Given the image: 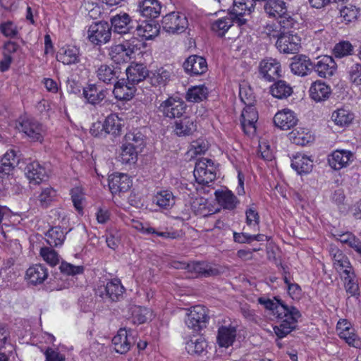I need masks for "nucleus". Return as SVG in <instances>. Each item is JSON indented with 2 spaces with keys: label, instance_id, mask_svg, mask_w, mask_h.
Wrapping results in <instances>:
<instances>
[{
  "label": "nucleus",
  "instance_id": "obj_14",
  "mask_svg": "<svg viewBox=\"0 0 361 361\" xmlns=\"http://www.w3.org/2000/svg\"><path fill=\"white\" fill-rule=\"evenodd\" d=\"M330 254L332 256L334 268L341 277L355 272L348 257L342 251L337 247H331Z\"/></svg>",
  "mask_w": 361,
  "mask_h": 361
},
{
  "label": "nucleus",
  "instance_id": "obj_16",
  "mask_svg": "<svg viewBox=\"0 0 361 361\" xmlns=\"http://www.w3.org/2000/svg\"><path fill=\"white\" fill-rule=\"evenodd\" d=\"M258 120V113L252 105L246 106L241 114V126L244 133L247 135H253L256 133V123Z\"/></svg>",
  "mask_w": 361,
  "mask_h": 361
},
{
  "label": "nucleus",
  "instance_id": "obj_31",
  "mask_svg": "<svg viewBox=\"0 0 361 361\" xmlns=\"http://www.w3.org/2000/svg\"><path fill=\"white\" fill-rule=\"evenodd\" d=\"M291 167L300 175L307 174L312 170L313 161L307 155L298 153L292 159Z\"/></svg>",
  "mask_w": 361,
  "mask_h": 361
},
{
  "label": "nucleus",
  "instance_id": "obj_63",
  "mask_svg": "<svg viewBox=\"0 0 361 361\" xmlns=\"http://www.w3.org/2000/svg\"><path fill=\"white\" fill-rule=\"evenodd\" d=\"M240 312L243 317L250 322L259 324L262 321L260 316L257 315L255 311L250 309L247 304L241 306Z\"/></svg>",
  "mask_w": 361,
  "mask_h": 361
},
{
  "label": "nucleus",
  "instance_id": "obj_59",
  "mask_svg": "<svg viewBox=\"0 0 361 361\" xmlns=\"http://www.w3.org/2000/svg\"><path fill=\"white\" fill-rule=\"evenodd\" d=\"M353 47L348 41H342L337 43L334 48V54L336 58H343L350 55L353 52Z\"/></svg>",
  "mask_w": 361,
  "mask_h": 361
},
{
  "label": "nucleus",
  "instance_id": "obj_38",
  "mask_svg": "<svg viewBox=\"0 0 361 361\" xmlns=\"http://www.w3.org/2000/svg\"><path fill=\"white\" fill-rule=\"evenodd\" d=\"M215 196L218 203L223 207V208L233 210L239 204V200L229 190H216Z\"/></svg>",
  "mask_w": 361,
  "mask_h": 361
},
{
  "label": "nucleus",
  "instance_id": "obj_44",
  "mask_svg": "<svg viewBox=\"0 0 361 361\" xmlns=\"http://www.w3.org/2000/svg\"><path fill=\"white\" fill-rule=\"evenodd\" d=\"M233 25V18L231 16H225L214 20L212 23L211 29L216 35L222 37Z\"/></svg>",
  "mask_w": 361,
  "mask_h": 361
},
{
  "label": "nucleus",
  "instance_id": "obj_61",
  "mask_svg": "<svg viewBox=\"0 0 361 361\" xmlns=\"http://www.w3.org/2000/svg\"><path fill=\"white\" fill-rule=\"evenodd\" d=\"M263 33L268 36L270 39L274 38L279 39L281 36L283 34L282 32L280 24L277 22H269L264 25L263 29Z\"/></svg>",
  "mask_w": 361,
  "mask_h": 361
},
{
  "label": "nucleus",
  "instance_id": "obj_37",
  "mask_svg": "<svg viewBox=\"0 0 361 361\" xmlns=\"http://www.w3.org/2000/svg\"><path fill=\"white\" fill-rule=\"evenodd\" d=\"M331 92L330 87L319 80L313 82L309 90L310 97L317 102L328 99Z\"/></svg>",
  "mask_w": 361,
  "mask_h": 361
},
{
  "label": "nucleus",
  "instance_id": "obj_5",
  "mask_svg": "<svg viewBox=\"0 0 361 361\" xmlns=\"http://www.w3.org/2000/svg\"><path fill=\"white\" fill-rule=\"evenodd\" d=\"M19 160L14 150L6 152L0 160V190H5L9 184L13 171Z\"/></svg>",
  "mask_w": 361,
  "mask_h": 361
},
{
  "label": "nucleus",
  "instance_id": "obj_29",
  "mask_svg": "<svg viewBox=\"0 0 361 361\" xmlns=\"http://www.w3.org/2000/svg\"><path fill=\"white\" fill-rule=\"evenodd\" d=\"M120 68L114 66L102 64L97 70V77L106 84H112L119 78Z\"/></svg>",
  "mask_w": 361,
  "mask_h": 361
},
{
  "label": "nucleus",
  "instance_id": "obj_41",
  "mask_svg": "<svg viewBox=\"0 0 361 361\" xmlns=\"http://www.w3.org/2000/svg\"><path fill=\"white\" fill-rule=\"evenodd\" d=\"M46 240L51 247L61 246L66 239V233L60 226L51 227L45 234Z\"/></svg>",
  "mask_w": 361,
  "mask_h": 361
},
{
  "label": "nucleus",
  "instance_id": "obj_50",
  "mask_svg": "<svg viewBox=\"0 0 361 361\" xmlns=\"http://www.w3.org/2000/svg\"><path fill=\"white\" fill-rule=\"evenodd\" d=\"M56 196V190L51 187L42 188L37 197V204L42 208H47L55 200Z\"/></svg>",
  "mask_w": 361,
  "mask_h": 361
},
{
  "label": "nucleus",
  "instance_id": "obj_8",
  "mask_svg": "<svg viewBox=\"0 0 361 361\" xmlns=\"http://www.w3.org/2000/svg\"><path fill=\"white\" fill-rule=\"evenodd\" d=\"M158 109L164 117L180 118L185 112L186 104L179 98L169 97L160 104Z\"/></svg>",
  "mask_w": 361,
  "mask_h": 361
},
{
  "label": "nucleus",
  "instance_id": "obj_51",
  "mask_svg": "<svg viewBox=\"0 0 361 361\" xmlns=\"http://www.w3.org/2000/svg\"><path fill=\"white\" fill-rule=\"evenodd\" d=\"M137 159V149L133 147L128 146L123 143L121 152L118 157V161L122 164H130L136 162Z\"/></svg>",
  "mask_w": 361,
  "mask_h": 361
},
{
  "label": "nucleus",
  "instance_id": "obj_28",
  "mask_svg": "<svg viewBox=\"0 0 361 361\" xmlns=\"http://www.w3.org/2000/svg\"><path fill=\"white\" fill-rule=\"evenodd\" d=\"M82 95L87 102L96 105L104 99L106 90L95 84H90L82 89Z\"/></svg>",
  "mask_w": 361,
  "mask_h": 361
},
{
  "label": "nucleus",
  "instance_id": "obj_60",
  "mask_svg": "<svg viewBox=\"0 0 361 361\" xmlns=\"http://www.w3.org/2000/svg\"><path fill=\"white\" fill-rule=\"evenodd\" d=\"M149 310L147 308L140 306H135L132 308L131 317L134 324H141L145 323L147 319V314Z\"/></svg>",
  "mask_w": 361,
  "mask_h": 361
},
{
  "label": "nucleus",
  "instance_id": "obj_3",
  "mask_svg": "<svg viewBox=\"0 0 361 361\" xmlns=\"http://www.w3.org/2000/svg\"><path fill=\"white\" fill-rule=\"evenodd\" d=\"M87 37L94 45L106 44L111 38V27L104 20L93 23L88 27Z\"/></svg>",
  "mask_w": 361,
  "mask_h": 361
},
{
  "label": "nucleus",
  "instance_id": "obj_10",
  "mask_svg": "<svg viewBox=\"0 0 361 361\" xmlns=\"http://www.w3.org/2000/svg\"><path fill=\"white\" fill-rule=\"evenodd\" d=\"M261 77L268 82H272L281 76V66L276 59L267 58L263 59L259 66Z\"/></svg>",
  "mask_w": 361,
  "mask_h": 361
},
{
  "label": "nucleus",
  "instance_id": "obj_20",
  "mask_svg": "<svg viewBox=\"0 0 361 361\" xmlns=\"http://www.w3.org/2000/svg\"><path fill=\"white\" fill-rule=\"evenodd\" d=\"M298 121V119L294 111L288 109L278 111L274 117V125L283 130H288L293 128Z\"/></svg>",
  "mask_w": 361,
  "mask_h": 361
},
{
  "label": "nucleus",
  "instance_id": "obj_4",
  "mask_svg": "<svg viewBox=\"0 0 361 361\" xmlns=\"http://www.w3.org/2000/svg\"><path fill=\"white\" fill-rule=\"evenodd\" d=\"M209 320L208 310L204 306L195 305L189 310L185 322L188 328L199 332L207 326Z\"/></svg>",
  "mask_w": 361,
  "mask_h": 361
},
{
  "label": "nucleus",
  "instance_id": "obj_12",
  "mask_svg": "<svg viewBox=\"0 0 361 361\" xmlns=\"http://www.w3.org/2000/svg\"><path fill=\"white\" fill-rule=\"evenodd\" d=\"M111 31L119 35L131 34L134 32L135 22L126 13H121L112 16L110 19Z\"/></svg>",
  "mask_w": 361,
  "mask_h": 361
},
{
  "label": "nucleus",
  "instance_id": "obj_45",
  "mask_svg": "<svg viewBox=\"0 0 361 361\" xmlns=\"http://www.w3.org/2000/svg\"><path fill=\"white\" fill-rule=\"evenodd\" d=\"M341 17L348 24L357 20L361 17V9L356 6L348 4L340 8Z\"/></svg>",
  "mask_w": 361,
  "mask_h": 361
},
{
  "label": "nucleus",
  "instance_id": "obj_7",
  "mask_svg": "<svg viewBox=\"0 0 361 361\" xmlns=\"http://www.w3.org/2000/svg\"><path fill=\"white\" fill-rule=\"evenodd\" d=\"M163 29L171 34L182 33L188 25L185 16L179 12H171L163 17L161 20Z\"/></svg>",
  "mask_w": 361,
  "mask_h": 361
},
{
  "label": "nucleus",
  "instance_id": "obj_48",
  "mask_svg": "<svg viewBox=\"0 0 361 361\" xmlns=\"http://www.w3.org/2000/svg\"><path fill=\"white\" fill-rule=\"evenodd\" d=\"M105 133L118 135L121 133L122 123L121 119L115 114L109 115L104 122Z\"/></svg>",
  "mask_w": 361,
  "mask_h": 361
},
{
  "label": "nucleus",
  "instance_id": "obj_33",
  "mask_svg": "<svg viewBox=\"0 0 361 361\" xmlns=\"http://www.w3.org/2000/svg\"><path fill=\"white\" fill-rule=\"evenodd\" d=\"M127 81L130 85H135L142 81L149 75V72L142 64H133L128 66L126 70Z\"/></svg>",
  "mask_w": 361,
  "mask_h": 361
},
{
  "label": "nucleus",
  "instance_id": "obj_6",
  "mask_svg": "<svg viewBox=\"0 0 361 361\" xmlns=\"http://www.w3.org/2000/svg\"><path fill=\"white\" fill-rule=\"evenodd\" d=\"M194 176L196 181L201 185H208L216 178L214 162L209 159L198 160L195 166Z\"/></svg>",
  "mask_w": 361,
  "mask_h": 361
},
{
  "label": "nucleus",
  "instance_id": "obj_15",
  "mask_svg": "<svg viewBox=\"0 0 361 361\" xmlns=\"http://www.w3.org/2000/svg\"><path fill=\"white\" fill-rule=\"evenodd\" d=\"M276 47L281 53L295 54L300 48V37L293 33L283 34L277 39Z\"/></svg>",
  "mask_w": 361,
  "mask_h": 361
},
{
  "label": "nucleus",
  "instance_id": "obj_53",
  "mask_svg": "<svg viewBox=\"0 0 361 361\" xmlns=\"http://www.w3.org/2000/svg\"><path fill=\"white\" fill-rule=\"evenodd\" d=\"M207 343L202 337L190 339L186 343L185 349L189 354L200 355L207 348Z\"/></svg>",
  "mask_w": 361,
  "mask_h": 361
},
{
  "label": "nucleus",
  "instance_id": "obj_21",
  "mask_svg": "<svg viewBox=\"0 0 361 361\" xmlns=\"http://www.w3.org/2000/svg\"><path fill=\"white\" fill-rule=\"evenodd\" d=\"M290 66L291 72L299 76H305L313 71V63L309 56L303 54L293 56Z\"/></svg>",
  "mask_w": 361,
  "mask_h": 361
},
{
  "label": "nucleus",
  "instance_id": "obj_40",
  "mask_svg": "<svg viewBox=\"0 0 361 361\" xmlns=\"http://www.w3.org/2000/svg\"><path fill=\"white\" fill-rule=\"evenodd\" d=\"M161 9V5L158 0H144L139 4V11L142 16L156 18H157Z\"/></svg>",
  "mask_w": 361,
  "mask_h": 361
},
{
  "label": "nucleus",
  "instance_id": "obj_26",
  "mask_svg": "<svg viewBox=\"0 0 361 361\" xmlns=\"http://www.w3.org/2000/svg\"><path fill=\"white\" fill-rule=\"evenodd\" d=\"M56 59L64 65L76 64L80 61V49L73 46L63 47L57 53Z\"/></svg>",
  "mask_w": 361,
  "mask_h": 361
},
{
  "label": "nucleus",
  "instance_id": "obj_18",
  "mask_svg": "<svg viewBox=\"0 0 361 361\" xmlns=\"http://www.w3.org/2000/svg\"><path fill=\"white\" fill-rule=\"evenodd\" d=\"M138 49L137 45L119 44L114 45L109 51L111 59L116 63L128 62L131 59V55Z\"/></svg>",
  "mask_w": 361,
  "mask_h": 361
},
{
  "label": "nucleus",
  "instance_id": "obj_11",
  "mask_svg": "<svg viewBox=\"0 0 361 361\" xmlns=\"http://www.w3.org/2000/svg\"><path fill=\"white\" fill-rule=\"evenodd\" d=\"M354 154L351 151L336 149L328 156L327 161L332 169L339 171L348 167L354 161Z\"/></svg>",
  "mask_w": 361,
  "mask_h": 361
},
{
  "label": "nucleus",
  "instance_id": "obj_47",
  "mask_svg": "<svg viewBox=\"0 0 361 361\" xmlns=\"http://www.w3.org/2000/svg\"><path fill=\"white\" fill-rule=\"evenodd\" d=\"M343 281V286L347 294L350 297H358L360 288L355 272L341 277Z\"/></svg>",
  "mask_w": 361,
  "mask_h": 361
},
{
  "label": "nucleus",
  "instance_id": "obj_30",
  "mask_svg": "<svg viewBox=\"0 0 361 361\" xmlns=\"http://www.w3.org/2000/svg\"><path fill=\"white\" fill-rule=\"evenodd\" d=\"M113 93L117 99L128 101L134 96L135 87L129 82L121 79L115 82Z\"/></svg>",
  "mask_w": 361,
  "mask_h": 361
},
{
  "label": "nucleus",
  "instance_id": "obj_36",
  "mask_svg": "<svg viewBox=\"0 0 361 361\" xmlns=\"http://www.w3.org/2000/svg\"><path fill=\"white\" fill-rule=\"evenodd\" d=\"M264 9L269 17L274 18L286 15L288 11L286 3L283 0H267L264 3Z\"/></svg>",
  "mask_w": 361,
  "mask_h": 361
},
{
  "label": "nucleus",
  "instance_id": "obj_39",
  "mask_svg": "<svg viewBox=\"0 0 361 361\" xmlns=\"http://www.w3.org/2000/svg\"><path fill=\"white\" fill-rule=\"evenodd\" d=\"M255 6L254 0H233L231 14L235 18L250 15L255 11Z\"/></svg>",
  "mask_w": 361,
  "mask_h": 361
},
{
  "label": "nucleus",
  "instance_id": "obj_9",
  "mask_svg": "<svg viewBox=\"0 0 361 361\" xmlns=\"http://www.w3.org/2000/svg\"><path fill=\"white\" fill-rule=\"evenodd\" d=\"M125 288L119 279H114L106 282L105 285L99 286L96 290V295L103 299L115 302L123 297Z\"/></svg>",
  "mask_w": 361,
  "mask_h": 361
},
{
  "label": "nucleus",
  "instance_id": "obj_34",
  "mask_svg": "<svg viewBox=\"0 0 361 361\" xmlns=\"http://www.w3.org/2000/svg\"><path fill=\"white\" fill-rule=\"evenodd\" d=\"M25 175L30 182L39 184L47 178V171L38 161H32L27 165Z\"/></svg>",
  "mask_w": 361,
  "mask_h": 361
},
{
  "label": "nucleus",
  "instance_id": "obj_17",
  "mask_svg": "<svg viewBox=\"0 0 361 361\" xmlns=\"http://www.w3.org/2000/svg\"><path fill=\"white\" fill-rule=\"evenodd\" d=\"M317 60V62L313 63V70L319 77L326 78L335 73L337 65L331 56H321Z\"/></svg>",
  "mask_w": 361,
  "mask_h": 361
},
{
  "label": "nucleus",
  "instance_id": "obj_25",
  "mask_svg": "<svg viewBox=\"0 0 361 361\" xmlns=\"http://www.w3.org/2000/svg\"><path fill=\"white\" fill-rule=\"evenodd\" d=\"M172 73L169 66L160 67L149 73L148 80L153 86L164 87L171 80Z\"/></svg>",
  "mask_w": 361,
  "mask_h": 361
},
{
  "label": "nucleus",
  "instance_id": "obj_2",
  "mask_svg": "<svg viewBox=\"0 0 361 361\" xmlns=\"http://www.w3.org/2000/svg\"><path fill=\"white\" fill-rule=\"evenodd\" d=\"M16 128L32 142H42L45 135V129L36 119L28 116H20L16 121Z\"/></svg>",
  "mask_w": 361,
  "mask_h": 361
},
{
  "label": "nucleus",
  "instance_id": "obj_43",
  "mask_svg": "<svg viewBox=\"0 0 361 361\" xmlns=\"http://www.w3.org/2000/svg\"><path fill=\"white\" fill-rule=\"evenodd\" d=\"M331 118L336 125L340 127H345L351 123L354 115L349 110L338 109L332 113Z\"/></svg>",
  "mask_w": 361,
  "mask_h": 361
},
{
  "label": "nucleus",
  "instance_id": "obj_22",
  "mask_svg": "<svg viewBox=\"0 0 361 361\" xmlns=\"http://www.w3.org/2000/svg\"><path fill=\"white\" fill-rule=\"evenodd\" d=\"M133 343V337L128 334L126 329H120L117 334L112 338L114 349L120 354L128 352Z\"/></svg>",
  "mask_w": 361,
  "mask_h": 361
},
{
  "label": "nucleus",
  "instance_id": "obj_46",
  "mask_svg": "<svg viewBox=\"0 0 361 361\" xmlns=\"http://www.w3.org/2000/svg\"><path fill=\"white\" fill-rule=\"evenodd\" d=\"M208 93V89L203 85L193 86L188 89L185 99L190 102H200L207 98Z\"/></svg>",
  "mask_w": 361,
  "mask_h": 361
},
{
  "label": "nucleus",
  "instance_id": "obj_13",
  "mask_svg": "<svg viewBox=\"0 0 361 361\" xmlns=\"http://www.w3.org/2000/svg\"><path fill=\"white\" fill-rule=\"evenodd\" d=\"M178 264V265L175 267L176 269H185L188 272L195 274L197 277L215 276L220 274L218 269L214 268L205 262H192L187 264L183 263Z\"/></svg>",
  "mask_w": 361,
  "mask_h": 361
},
{
  "label": "nucleus",
  "instance_id": "obj_57",
  "mask_svg": "<svg viewBox=\"0 0 361 361\" xmlns=\"http://www.w3.org/2000/svg\"><path fill=\"white\" fill-rule=\"evenodd\" d=\"M245 223L247 226L252 228L254 231L259 230L260 217L259 214L254 207H250L245 211Z\"/></svg>",
  "mask_w": 361,
  "mask_h": 361
},
{
  "label": "nucleus",
  "instance_id": "obj_1",
  "mask_svg": "<svg viewBox=\"0 0 361 361\" xmlns=\"http://www.w3.org/2000/svg\"><path fill=\"white\" fill-rule=\"evenodd\" d=\"M258 302L264 306L267 310L272 311L279 319V325L274 326V331L279 338H283L295 330L298 319L301 317L300 311L295 307L288 306L279 300L276 302L265 298H259Z\"/></svg>",
  "mask_w": 361,
  "mask_h": 361
},
{
  "label": "nucleus",
  "instance_id": "obj_19",
  "mask_svg": "<svg viewBox=\"0 0 361 361\" xmlns=\"http://www.w3.org/2000/svg\"><path fill=\"white\" fill-rule=\"evenodd\" d=\"M132 180L126 173H115L109 176V187L112 194H119L129 190Z\"/></svg>",
  "mask_w": 361,
  "mask_h": 361
},
{
  "label": "nucleus",
  "instance_id": "obj_35",
  "mask_svg": "<svg viewBox=\"0 0 361 361\" xmlns=\"http://www.w3.org/2000/svg\"><path fill=\"white\" fill-rule=\"evenodd\" d=\"M197 129L196 123L192 118L183 116L175 123L174 132L178 136H188Z\"/></svg>",
  "mask_w": 361,
  "mask_h": 361
},
{
  "label": "nucleus",
  "instance_id": "obj_52",
  "mask_svg": "<svg viewBox=\"0 0 361 361\" xmlns=\"http://www.w3.org/2000/svg\"><path fill=\"white\" fill-rule=\"evenodd\" d=\"M123 142L126 145L137 149L144 145V135L140 131L135 130L126 134Z\"/></svg>",
  "mask_w": 361,
  "mask_h": 361
},
{
  "label": "nucleus",
  "instance_id": "obj_62",
  "mask_svg": "<svg viewBox=\"0 0 361 361\" xmlns=\"http://www.w3.org/2000/svg\"><path fill=\"white\" fill-rule=\"evenodd\" d=\"M207 200L202 197H196L190 202L191 209L197 215L206 216Z\"/></svg>",
  "mask_w": 361,
  "mask_h": 361
},
{
  "label": "nucleus",
  "instance_id": "obj_32",
  "mask_svg": "<svg viewBox=\"0 0 361 361\" xmlns=\"http://www.w3.org/2000/svg\"><path fill=\"white\" fill-rule=\"evenodd\" d=\"M236 332V327L231 325L219 327L216 337L219 345L224 348H228L232 345L235 340Z\"/></svg>",
  "mask_w": 361,
  "mask_h": 361
},
{
  "label": "nucleus",
  "instance_id": "obj_42",
  "mask_svg": "<svg viewBox=\"0 0 361 361\" xmlns=\"http://www.w3.org/2000/svg\"><path fill=\"white\" fill-rule=\"evenodd\" d=\"M270 92L273 97L283 99L288 98L292 94L293 88L286 81L279 80L271 86Z\"/></svg>",
  "mask_w": 361,
  "mask_h": 361
},
{
  "label": "nucleus",
  "instance_id": "obj_24",
  "mask_svg": "<svg viewBox=\"0 0 361 361\" xmlns=\"http://www.w3.org/2000/svg\"><path fill=\"white\" fill-rule=\"evenodd\" d=\"M134 32L142 40H149L159 35V25L153 21L144 20L135 26Z\"/></svg>",
  "mask_w": 361,
  "mask_h": 361
},
{
  "label": "nucleus",
  "instance_id": "obj_27",
  "mask_svg": "<svg viewBox=\"0 0 361 361\" xmlns=\"http://www.w3.org/2000/svg\"><path fill=\"white\" fill-rule=\"evenodd\" d=\"M49 276L47 267L42 264H35L30 266L26 271L25 279L32 284L42 283Z\"/></svg>",
  "mask_w": 361,
  "mask_h": 361
},
{
  "label": "nucleus",
  "instance_id": "obj_56",
  "mask_svg": "<svg viewBox=\"0 0 361 361\" xmlns=\"http://www.w3.org/2000/svg\"><path fill=\"white\" fill-rule=\"evenodd\" d=\"M279 18L280 20L278 23L280 24L281 30L283 34L292 33L293 32L290 30L298 25L297 20L288 11L286 15H282Z\"/></svg>",
  "mask_w": 361,
  "mask_h": 361
},
{
  "label": "nucleus",
  "instance_id": "obj_64",
  "mask_svg": "<svg viewBox=\"0 0 361 361\" xmlns=\"http://www.w3.org/2000/svg\"><path fill=\"white\" fill-rule=\"evenodd\" d=\"M310 137L307 133L305 134L304 132L300 133L297 130H293L290 133V139L298 145L303 146L307 145L310 142Z\"/></svg>",
  "mask_w": 361,
  "mask_h": 361
},
{
  "label": "nucleus",
  "instance_id": "obj_58",
  "mask_svg": "<svg viewBox=\"0 0 361 361\" xmlns=\"http://www.w3.org/2000/svg\"><path fill=\"white\" fill-rule=\"evenodd\" d=\"M40 256L50 266L54 267L59 262V255L51 247H44L40 249Z\"/></svg>",
  "mask_w": 361,
  "mask_h": 361
},
{
  "label": "nucleus",
  "instance_id": "obj_54",
  "mask_svg": "<svg viewBox=\"0 0 361 361\" xmlns=\"http://www.w3.org/2000/svg\"><path fill=\"white\" fill-rule=\"evenodd\" d=\"M338 335L341 339L345 341L350 346L356 348H361V339L353 327L347 329V331H341Z\"/></svg>",
  "mask_w": 361,
  "mask_h": 361
},
{
  "label": "nucleus",
  "instance_id": "obj_23",
  "mask_svg": "<svg viewBox=\"0 0 361 361\" xmlns=\"http://www.w3.org/2000/svg\"><path fill=\"white\" fill-rule=\"evenodd\" d=\"M183 68L190 75H198L207 71V63L204 58L197 55H192L183 63Z\"/></svg>",
  "mask_w": 361,
  "mask_h": 361
},
{
  "label": "nucleus",
  "instance_id": "obj_55",
  "mask_svg": "<svg viewBox=\"0 0 361 361\" xmlns=\"http://www.w3.org/2000/svg\"><path fill=\"white\" fill-rule=\"evenodd\" d=\"M347 75L349 82L355 85H361V63H355L348 68Z\"/></svg>",
  "mask_w": 361,
  "mask_h": 361
},
{
  "label": "nucleus",
  "instance_id": "obj_49",
  "mask_svg": "<svg viewBox=\"0 0 361 361\" xmlns=\"http://www.w3.org/2000/svg\"><path fill=\"white\" fill-rule=\"evenodd\" d=\"M154 201L162 209H169L175 204V197L169 190H161L154 196Z\"/></svg>",
  "mask_w": 361,
  "mask_h": 361
}]
</instances>
